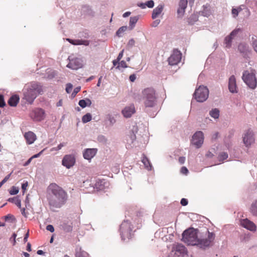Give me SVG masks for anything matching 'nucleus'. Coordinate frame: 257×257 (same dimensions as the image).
Returning <instances> with one entry per match:
<instances>
[{"label":"nucleus","instance_id":"680f3d73","mask_svg":"<svg viewBox=\"0 0 257 257\" xmlns=\"http://www.w3.org/2000/svg\"><path fill=\"white\" fill-rule=\"evenodd\" d=\"M89 45V41L88 40H81V45L88 46Z\"/></svg>","mask_w":257,"mask_h":257},{"label":"nucleus","instance_id":"ddd939ff","mask_svg":"<svg viewBox=\"0 0 257 257\" xmlns=\"http://www.w3.org/2000/svg\"><path fill=\"white\" fill-rule=\"evenodd\" d=\"M181 55L180 51L177 50H174L172 54L168 58L169 64L170 65H177L181 59Z\"/></svg>","mask_w":257,"mask_h":257},{"label":"nucleus","instance_id":"423d86ee","mask_svg":"<svg viewBox=\"0 0 257 257\" xmlns=\"http://www.w3.org/2000/svg\"><path fill=\"white\" fill-rule=\"evenodd\" d=\"M209 95V90L207 87L200 86L195 90L194 93L195 98L198 102H203L205 101Z\"/></svg>","mask_w":257,"mask_h":257},{"label":"nucleus","instance_id":"3c124183","mask_svg":"<svg viewBox=\"0 0 257 257\" xmlns=\"http://www.w3.org/2000/svg\"><path fill=\"white\" fill-rule=\"evenodd\" d=\"M98 140L101 142H106V139L103 136H99L98 137Z\"/></svg>","mask_w":257,"mask_h":257},{"label":"nucleus","instance_id":"4be33fe9","mask_svg":"<svg viewBox=\"0 0 257 257\" xmlns=\"http://www.w3.org/2000/svg\"><path fill=\"white\" fill-rule=\"evenodd\" d=\"M164 7V5L160 4L153 10L152 14V18L153 19H155L162 13Z\"/></svg>","mask_w":257,"mask_h":257},{"label":"nucleus","instance_id":"1a4fd4ad","mask_svg":"<svg viewBox=\"0 0 257 257\" xmlns=\"http://www.w3.org/2000/svg\"><path fill=\"white\" fill-rule=\"evenodd\" d=\"M204 142V135L202 132L198 131L196 132L192 136L191 143L195 146L197 148L201 147Z\"/></svg>","mask_w":257,"mask_h":257},{"label":"nucleus","instance_id":"58836bf2","mask_svg":"<svg viewBox=\"0 0 257 257\" xmlns=\"http://www.w3.org/2000/svg\"><path fill=\"white\" fill-rule=\"evenodd\" d=\"M19 189L17 187H16L15 186H13L11 188V189L10 190L9 193L11 195H16L19 192Z\"/></svg>","mask_w":257,"mask_h":257},{"label":"nucleus","instance_id":"052dcab7","mask_svg":"<svg viewBox=\"0 0 257 257\" xmlns=\"http://www.w3.org/2000/svg\"><path fill=\"white\" fill-rule=\"evenodd\" d=\"M6 221H8L9 220H13L14 219V216L12 215L8 214L7 216H5Z\"/></svg>","mask_w":257,"mask_h":257},{"label":"nucleus","instance_id":"393cba45","mask_svg":"<svg viewBox=\"0 0 257 257\" xmlns=\"http://www.w3.org/2000/svg\"><path fill=\"white\" fill-rule=\"evenodd\" d=\"M19 101V97L17 95H14L11 96L9 101L8 103L11 106H16Z\"/></svg>","mask_w":257,"mask_h":257},{"label":"nucleus","instance_id":"aec40b11","mask_svg":"<svg viewBox=\"0 0 257 257\" xmlns=\"http://www.w3.org/2000/svg\"><path fill=\"white\" fill-rule=\"evenodd\" d=\"M28 87L36 93L37 96L43 91L42 86L38 82H33Z\"/></svg>","mask_w":257,"mask_h":257},{"label":"nucleus","instance_id":"7c9ffc66","mask_svg":"<svg viewBox=\"0 0 257 257\" xmlns=\"http://www.w3.org/2000/svg\"><path fill=\"white\" fill-rule=\"evenodd\" d=\"M209 114L215 119L218 118L219 116V111L217 108L212 109L210 111Z\"/></svg>","mask_w":257,"mask_h":257},{"label":"nucleus","instance_id":"2f4dec72","mask_svg":"<svg viewBox=\"0 0 257 257\" xmlns=\"http://www.w3.org/2000/svg\"><path fill=\"white\" fill-rule=\"evenodd\" d=\"M76 255V257H89L88 253L82 250L81 248H79V250L77 249Z\"/></svg>","mask_w":257,"mask_h":257},{"label":"nucleus","instance_id":"e433bc0d","mask_svg":"<svg viewBox=\"0 0 257 257\" xmlns=\"http://www.w3.org/2000/svg\"><path fill=\"white\" fill-rule=\"evenodd\" d=\"M241 32V29L240 28H236L234 30H233L230 34V36H231L232 38H234L237 36V35Z\"/></svg>","mask_w":257,"mask_h":257},{"label":"nucleus","instance_id":"6e6d98bb","mask_svg":"<svg viewBox=\"0 0 257 257\" xmlns=\"http://www.w3.org/2000/svg\"><path fill=\"white\" fill-rule=\"evenodd\" d=\"M252 47L253 48L254 50L257 53V40H254L252 42Z\"/></svg>","mask_w":257,"mask_h":257},{"label":"nucleus","instance_id":"bb28decb","mask_svg":"<svg viewBox=\"0 0 257 257\" xmlns=\"http://www.w3.org/2000/svg\"><path fill=\"white\" fill-rule=\"evenodd\" d=\"M138 20L139 16L132 17L130 18L129 22V28L130 30L134 29Z\"/></svg>","mask_w":257,"mask_h":257},{"label":"nucleus","instance_id":"20e7f679","mask_svg":"<svg viewBox=\"0 0 257 257\" xmlns=\"http://www.w3.org/2000/svg\"><path fill=\"white\" fill-rule=\"evenodd\" d=\"M120 234L121 239L129 240L133 235V227L128 220H124L120 225Z\"/></svg>","mask_w":257,"mask_h":257},{"label":"nucleus","instance_id":"13d9d810","mask_svg":"<svg viewBox=\"0 0 257 257\" xmlns=\"http://www.w3.org/2000/svg\"><path fill=\"white\" fill-rule=\"evenodd\" d=\"M64 229L67 232L71 231L72 229V227L71 225H66L63 227Z\"/></svg>","mask_w":257,"mask_h":257},{"label":"nucleus","instance_id":"f3484780","mask_svg":"<svg viewBox=\"0 0 257 257\" xmlns=\"http://www.w3.org/2000/svg\"><path fill=\"white\" fill-rule=\"evenodd\" d=\"M188 4L187 0H180L179 2V7L177 10V15L178 17H182L185 12L186 9Z\"/></svg>","mask_w":257,"mask_h":257},{"label":"nucleus","instance_id":"72a5a7b5","mask_svg":"<svg viewBox=\"0 0 257 257\" xmlns=\"http://www.w3.org/2000/svg\"><path fill=\"white\" fill-rule=\"evenodd\" d=\"M127 29V26H122L118 29V30L116 32V35L119 37H121L122 36V35L124 32H125Z\"/></svg>","mask_w":257,"mask_h":257},{"label":"nucleus","instance_id":"cd10ccee","mask_svg":"<svg viewBox=\"0 0 257 257\" xmlns=\"http://www.w3.org/2000/svg\"><path fill=\"white\" fill-rule=\"evenodd\" d=\"M79 106L82 108H85L86 106H90L91 101L89 99H81L79 100L78 103Z\"/></svg>","mask_w":257,"mask_h":257},{"label":"nucleus","instance_id":"5701e85b","mask_svg":"<svg viewBox=\"0 0 257 257\" xmlns=\"http://www.w3.org/2000/svg\"><path fill=\"white\" fill-rule=\"evenodd\" d=\"M107 183L105 180H98L95 184V187L99 190H103L107 187Z\"/></svg>","mask_w":257,"mask_h":257},{"label":"nucleus","instance_id":"f8f14e48","mask_svg":"<svg viewBox=\"0 0 257 257\" xmlns=\"http://www.w3.org/2000/svg\"><path fill=\"white\" fill-rule=\"evenodd\" d=\"M69 63L67 65V67L73 70H77L82 66V60L78 58L68 57Z\"/></svg>","mask_w":257,"mask_h":257},{"label":"nucleus","instance_id":"0e129e2a","mask_svg":"<svg viewBox=\"0 0 257 257\" xmlns=\"http://www.w3.org/2000/svg\"><path fill=\"white\" fill-rule=\"evenodd\" d=\"M11 176V174L8 175L6 176L5 178L1 181L3 184H5L9 179L10 177Z\"/></svg>","mask_w":257,"mask_h":257},{"label":"nucleus","instance_id":"f257e3e1","mask_svg":"<svg viewBox=\"0 0 257 257\" xmlns=\"http://www.w3.org/2000/svg\"><path fill=\"white\" fill-rule=\"evenodd\" d=\"M207 237H199V230L190 228L185 230L182 233L183 241L188 245H196L200 248L206 249L208 248L215 239V234L213 232L207 231Z\"/></svg>","mask_w":257,"mask_h":257},{"label":"nucleus","instance_id":"603ef678","mask_svg":"<svg viewBox=\"0 0 257 257\" xmlns=\"http://www.w3.org/2000/svg\"><path fill=\"white\" fill-rule=\"evenodd\" d=\"M130 138L132 140V142H133L134 140H136V135L135 134V133H134V131H132L131 133V134H130Z\"/></svg>","mask_w":257,"mask_h":257},{"label":"nucleus","instance_id":"412c9836","mask_svg":"<svg viewBox=\"0 0 257 257\" xmlns=\"http://www.w3.org/2000/svg\"><path fill=\"white\" fill-rule=\"evenodd\" d=\"M24 137L28 144H32L36 140V135L31 131L26 133Z\"/></svg>","mask_w":257,"mask_h":257},{"label":"nucleus","instance_id":"a19ab883","mask_svg":"<svg viewBox=\"0 0 257 257\" xmlns=\"http://www.w3.org/2000/svg\"><path fill=\"white\" fill-rule=\"evenodd\" d=\"M127 67V66L125 63V62L123 60L121 61L118 65L117 66L116 68L120 69V68H126Z\"/></svg>","mask_w":257,"mask_h":257},{"label":"nucleus","instance_id":"4c0bfd02","mask_svg":"<svg viewBox=\"0 0 257 257\" xmlns=\"http://www.w3.org/2000/svg\"><path fill=\"white\" fill-rule=\"evenodd\" d=\"M228 158V154L225 152L221 153L218 156V159L220 161H223Z\"/></svg>","mask_w":257,"mask_h":257},{"label":"nucleus","instance_id":"69168bd1","mask_svg":"<svg viewBox=\"0 0 257 257\" xmlns=\"http://www.w3.org/2000/svg\"><path fill=\"white\" fill-rule=\"evenodd\" d=\"M123 52H124V50H122L118 54V56H117V59H118V60H120L122 56H123Z\"/></svg>","mask_w":257,"mask_h":257},{"label":"nucleus","instance_id":"39448f33","mask_svg":"<svg viewBox=\"0 0 257 257\" xmlns=\"http://www.w3.org/2000/svg\"><path fill=\"white\" fill-rule=\"evenodd\" d=\"M242 79L250 88L254 89L256 87L257 80L254 70H251V72L248 70L244 71L242 74Z\"/></svg>","mask_w":257,"mask_h":257},{"label":"nucleus","instance_id":"b1692460","mask_svg":"<svg viewBox=\"0 0 257 257\" xmlns=\"http://www.w3.org/2000/svg\"><path fill=\"white\" fill-rule=\"evenodd\" d=\"M238 49L244 56L246 55L248 52V46L244 43L240 44L238 46Z\"/></svg>","mask_w":257,"mask_h":257},{"label":"nucleus","instance_id":"5fc2aeb1","mask_svg":"<svg viewBox=\"0 0 257 257\" xmlns=\"http://www.w3.org/2000/svg\"><path fill=\"white\" fill-rule=\"evenodd\" d=\"M28 186V182L26 181V182L24 183L22 185V189L23 190V192H24L25 190L27 189V187Z\"/></svg>","mask_w":257,"mask_h":257},{"label":"nucleus","instance_id":"49530a36","mask_svg":"<svg viewBox=\"0 0 257 257\" xmlns=\"http://www.w3.org/2000/svg\"><path fill=\"white\" fill-rule=\"evenodd\" d=\"M181 173L184 175H187L188 173V170L186 167H182L181 169Z\"/></svg>","mask_w":257,"mask_h":257},{"label":"nucleus","instance_id":"774afa93","mask_svg":"<svg viewBox=\"0 0 257 257\" xmlns=\"http://www.w3.org/2000/svg\"><path fill=\"white\" fill-rule=\"evenodd\" d=\"M137 5L138 7H139L140 8H141V9H145L146 8L145 3H138Z\"/></svg>","mask_w":257,"mask_h":257},{"label":"nucleus","instance_id":"de8ad7c7","mask_svg":"<svg viewBox=\"0 0 257 257\" xmlns=\"http://www.w3.org/2000/svg\"><path fill=\"white\" fill-rule=\"evenodd\" d=\"M46 229L51 232H53L54 231V228L52 225H48L46 226Z\"/></svg>","mask_w":257,"mask_h":257},{"label":"nucleus","instance_id":"c85d7f7f","mask_svg":"<svg viewBox=\"0 0 257 257\" xmlns=\"http://www.w3.org/2000/svg\"><path fill=\"white\" fill-rule=\"evenodd\" d=\"M250 212L253 216H257V199L251 204Z\"/></svg>","mask_w":257,"mask_h":257},{"label":"nucleus","instance_id":"0eeeda50","mask_svg":"<svg viewBox=\"0 0 257 257\" xmlns=\"http://www.w3.org/2000/svg\"><path fill=\"white\" fill-rule=\"evenodd\" d=\"M242 141L246 148H250L255 143V137L251 130H247L242 135Z\"/></svg>","mask_w":257,"mask_h":257},{"label":"nucleus","instance_id":"ea45409f","mask_svg":"<svg viewBox=\"0 0 257 257\" xmlns=\"http://www.w3.org/2000/svg\"><path fill=\"white\" fill-rule=\"evenodd\" d=\"M241 10V9L240 8H238V9L233 8L232 9V11H231V13L233 15V17L234 18H235L236 17H237L238 15L239 12H240Z\"/></svg>","mask_w":257,"mask_h":257},{"label":"nucleus","instance_id":"a878e982","mask_svg":"<svg viewBox=\"0 0 257 257\" xmlns=\"http://www.w3.org/2000/svg\"><path fill=\"white\" fill-rule=\"evenodd\" d=\"M142 162L144 164V165L146 169H147L148 170L150 171L152 170V166L149 160L145 156H143L142 159Z\"/></svg>","mask_w":257,"mask_h":257},{"label":"nucleus","instance_id":"f03ea898","mask_svg":"<svg viewBox=\"0 0 257 257\" xmlns=\"http://www.w3.org/2000/svg\"><path fill=\"white\" fill-rule=\"evenodd\" d=\"M67 193L55 183L49 185L47 190V199L52 210L60 208L66 202Z\"/></svg>","mask_w":257,"mask_h":257},{"label":"nucleus","instance_id":"2eb2a0df","mask_svg":"<svg viewBox=\"0 0 257 257\" xmlns=\"http://www.w3.org/2000/svg\"><path fill=\"white\" fill-rule=\"evenodd\" d=\"M37 96L36 93L29 87L24 91V98L30 104L33 102Z\"/></svg>","mask_w":257,"mask_h":257},{"label":"nucleus","instance_id":"c03bdc74","mask_svg":"<svg viewBox=\"0 0 257 257\" xmlns=\"http://www.w3.org/2000/svg\"><path fill=\"white\" fill-rule=\"evenodd\" d=\"M80 89H81L80 86H78V87H76L74 89V90L71 94L72 97H74L76 96V95L77 94V93L80 90Z\"/></svg>","mask_w":257,"mask_h":257},{"label":"nucleus","instance_id":"7ed1b4c3","mask_svg":"<svg viewBox=\"0 0 257 257\" xmlns=\"http://www.w3.org/2000/svg\"><path fill=\"white\" fill-rule=\"evenodd\" d=\"M142 99L146 108H153L157 104V97L153 88H147L142 92Z\"/></svg>","mask_w":257,"mask_h":257},{"label":"nucleus","instance_id":"6e6552de","mask_svg":"<svg viewBox=\"0 0 257 257\" xmlns=\"http://www.w3.org/2000/svg\"><path fill=\"white\" fill-rule=\"evenodd\" d=\"M187 253V250L183 245L181 244H174L172 247V252L168 257H177L179 256H184Z\"/></svg>","mask_w":257,"mask_h":257},{"label":"nucleus","instance_id":"9b49d317","mask_svg":"<svg viewBox=\"0 0 257 257\" xmlns=\"http://www.w3.org/2000/svg\"><path fill=\"white\" fill-rule=\"evenodd\" d=\"M30 116L34 121H41L43 120L45 117V111L41 108H36L32 110Z\"/></svg>","mask_w":257,"mask_h":257},{"label":"nucleus","instance_id":"e2e57ef3","mask_svg":"<svg viewBox=\"0 0 257 257\" xmlns=\"http://www.w3.org/2000/svg\"><path fill=\"white\" fill-rule=\"evenodd\" d=\"M130 80L131 82H134L136 79V76L135 74H132L130 76Z\"/></svg>","mask_w":257,"mask_h":257},{"label":"nucleus","instance_id":"c756f323","mask_svg":"<svg viewBox=\"0 0 257 257\" xmlns=\"http://www.w3.org/2000/svg\"><path fill=\"white\" fill-rule=\"evenodd\" d=\"M234 38H232L231 36L230 35H228L227 36H226L225 38V39H224V44L225 45V47L227 48H229L231 47V44H232V40Z\"/></svg>","mask_w":257,"mask_h":257},{"label":"nucleus","instance_id":"dca6fc26","mask_svg":"<svg viewBox=\"0 0 257 257\" xmlns=\"http://www.w3.org/2000/svg\"><path fill=\"white\" fill-rule=\"evenodd\" d=\"M136 109L133 104H131L126 106L121 111L123 116L126 118H129L135 113Z\"/></svg>","mask_w":257,"mask_h":257},{"label":"nucleus","instance_id":"f704fd0d","mask_svg":"<svg viewBox=\"0 0 257 257\" xmlns=\"http://www.w3.org/2000/svg\"><path fill=\"white\" fill-rule=\"evenodd\" d=\"M92 119V116L89 113H87L82 116V121L83 123L90 121Z\"/></svg>","mask_w":257,"mask_h":257},{"label":"nucleus","instance_id":"6ab92c4d","mask_svg":"<svg viewBox=\"0 0 257 257\" xmlns=\"http://www.w3.org/2000/svg\"><path fill=\"white\" fill-rule=\"evenodd\" d=\"M228 89L231 93H237V87L236 80L234 75L231 76L228 80Z\"/></svg>","mask_w":257,"mask_h":257},{"label":"nucleus","instance_id":"9d476101","mask_svg":"<svg viewBox=\"0 0 257 257\" xmlns=\"http://www.w3.org/2000/svg\"><path fill=\"white\" fill-rule=\"evenodd\" d=\"M76 159L73 155H66L62 160V165L67 169H70L75 164Z\"/></svg>","mask_w":257,"mask_h":257},{"label":"nucleus","instance_id":"09e8293b","mask_svg":"<svg viewBox=\"0 0 257 257\" xmlns=\"http://www.w3.org/2000/svg\"><path fill=\"white\" fill-rule=\"evenodd\" d=\"M5 105V103L4 101L3 96L0 95V107H3Z\"/></svg>","mask_w":257,"mask_h":257},{"label":"nucleus","instance_id":"4468645a","mask_svg":"<svg viewBox=\"0 0 257 257\" xmlns=\"http://www.w3.org/2000/svg\"><path fill=\"white\" fill-rule=\"evenodd\" d=\"M240 223L243 227L250 231L255 232L256 230V225L247 218L241 219Z\"/></svg>","mask_w":257,"mask_h":257},{"label":"nucleus","instance_id":"864d4df0","mask_svg":"<svg viewBox=\"0 0 257 257\" xmlns=\"http://www.w3.org/2000/svg\"><path fill=\"white\" fill-rule=\"evenodd\" d=\"M202 15L205 17H208L210 16L211 13L209 11L204 10L203 11H202Z\"/></svg>","mask_w":257,"mask_h":257},{"label":"nucleus","instance_id":"a211bd4d","mask_svg":"<svg viewBox=\"0 0 257 257\" xmlns=\"http://www.w3.org/2000/svg\"><path fill=\"white\" fill-rule=\"evenodd\" d=\"M97 152L95 148L86 149L83 151V156L86 160H90L93 158Z\"/></svg>","mask_w":257,"mask_h":257},{"label":"nucleus","instance_id":"a18cd8bd","mask_svg":"<svg viewBox=\"0 0 257 257\" xmlns=\"http://www.w3.org/2000/svg\"><path fill=\"white\" fill-rule=\"evenodd\" d=\"M135 44V41L134 39H130L127 43V46L129 47H133Z\"/></svg>","mask_w":257,"mask_h":257},{"label":"nucleus","instance_id":"c9c22d12","mask_svg":"<svg viewBox=\"0 0 257 257\" xmlns=\"http://www.w3.org/2000/svg\"><path fill=\"white\" fill-rule=\"evenodd\" d=\"M67 145V143H60L57 147H54L50 149V152H52L54 151H58L60 150L62 147L65 146Z\"/></svg>","mask_w":257,"mask_h":257},{"label":"nucleus","instance_id":"79ce46f5","mask_svg":"<svg viewBox=\"0 0 257 257\" xmlns=\"http://www.w3.org/2000/svg\"><path fill=\"white\" fill-rule=\"evenodd\" d=\"M145 5L146 7H147L149 8H152L154 6V2L153 0L148 1L145 3Z\"/></svg>","mask_w":257,"mask_h":257},{"label":"nucleus","instance_id":"473e14b6","mask_svg":"<svg viewBox=\"0 0 257 257\" xmlns=\"http://www.w3.org/2000/svg\"><path fill=\"white\" fill-rule=\"evenodd\" d=\"M8 201L12 203H14L18 207L21 208V200L17 197L10 198L8 199Z\"/></svg>","mask_w":257,"mask_h":257},{"label":"nucleus","instance_id":"338daca9","mask_svg":"<svg viewBox=\"0 0 257 257\" xmlns=\"http://www.w3.org/2000/svg\"><path fill=\"white\" fill-rule=\"evenodd\" d=\"M185 161V158L184 157H181L179 158V162L181 164L184 163Z\"/></svg>","mask_w":257,"mask_h":257},{"label":"nucleus","instance_id":"37998d69","mask_svg":"<svg viewBox=\"0 0 257 257\" xmlns=\"http://www.w3.org/2000/svg\"><path fill=\"white\" fill-rule=\"evenodd\" d=\"M72 88H73V85L72 84H71V83L67 84L66 87V91L67 92V93H70L71 92Z\"/></svg>","mask_w":257,"mask_h":257},{"label":"nucleus","instance_id":"bf43d9fd","mask_svg":"<svg viewBox=\"0 0 257 257\" xmlns=\"http://www.w3.org/2000/svg\"><path fill=\"white\" fill-rule=\"evenodd\" d=\"M108 120L110 123L111 124H113L115 122V119L113 116H109Z\"/></svg>","mask_w":257,"mask_h":257},{"label":"nucleus","instance_id":"8fccbe9b","mask_svg":"<svg viewBox=\"0 0 257 257\" xmlns=\"http://www.w3.org/2000/svg\"><path fill=\"white\" fill-rule=\"evenodd\" d=\"M160 20H156L153 22L152 26L153 27H156L160 23Z\"/></svg>","mask_w":257,"mask_h":257},{"label":"nucleus","instance_id":"4d7b16f0","mask_svg":"<svg viewBox=\"0 0 257 257\" xmlns=\"http://www.w3.org/2000/svg\"><path fill=\"white\" fill-rule=\"evenodd\" d=\"M180 203L182 206H186L188 204V200L185 198H182Z\"/></svg>","mask_w":257,"mask_h":257}]
</instances>
